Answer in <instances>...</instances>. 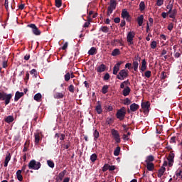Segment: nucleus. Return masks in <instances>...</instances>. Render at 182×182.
Returning a JSON list of instances; mask_svg holds the SVG:
<instances>
[{
	"label": "nucleus",
	"instance_id": "36",
	"mask_svg": "<svg viewBox=\"0 0 182 182\" xmlns=\"http://www.w3.org/2000/svg\"><path fill=\"white\" fill-rule=\"evenodd\" d=\"M42 99V95L41 93H37L34 95V100L39 102Z\"/></svg>",
	"mask_w": 182,
	"mask_h": 182
},
{
	"label": "nucleus",
	"instance_id": "17",
	"mask_svg": "<svg viewBox=\"0 0 182 182\" xmlns=\"http://www.w3.org/2000/svg\"><path fill=\"white\" fill-rule=\"evenodd\" d=\"M130 88L129 86H127L123 90H122V95L123 96H129L130 95Z\"/></svg>",
	"mask_w": 182,
	"mask_h": 182
},
{
	"label": "nucleus",
	"instance_id": "34",
	"mask_svg": "<svg viewBox=\"0 0 182 182\" xmlns=\"http://www.w3.org/2000/svg\"><path fill=\"white\" fill-rule=\"evenodd\" d=\"M173 6H174V0L172 1V4L171 1H169L168 4L166 6V9H169V11H173Z\"/></svg>",
	"mask_w": 182,
	"mask_h": 182
},
{
	"label": "nucleus",
	"instance_id": "3",
	"mask_svg": "<svg viewBox=\"0 0 182 182\" xmlns=\"http://www.w3.org/2000/svg\"><path fill=\"white\" fill-rule=\"evenodd\" d=\"M129 77V70L126 69L121 70L117 75V79L119 80H124L126 77Z\"/></svg>",
	"mask_w": 182,
	"mask_h": 182
},
{
	"label": "nucleus",
	"instance_id": "58",
	"mask_svg": "<svg viewBox=\"0 0 182 182\" xmlns=\"http://www.w3.org/2000/svg\"><path fill=\"white\" fill-rule=\"evenodd\" d=\"M68 42H65L64 43V45L63 46V47H62V50H66V49H68Z\"/></svg>",
	"mask_w": 182,
	"mask_h": 182
},
{
	"label": "nucleus",
	"instance_id": "60",
	"mask_svg": "<svg viewBox=\"0 0 182 182\" xmlns=\"http://www.w3.org/2000/svg\"><path fill=\"white\" fill-rule=\"evenodd\" d=\"M120 26L121 28L126 26V21L124 19L121 21Z\"/></svg>",
	"mask_w": 182,
	"mask_h": 182
},
{
	"label": "nucleus",
	"instance_id": "13",
	"mask_svg": "<svg viewBox=\"0 0 182 182\" xmlns=\"http://www.w3.org/2000/svg\"><path fill=\"white\" fill-rule=\"evenodd\" d=\"M23 95H24L23 92L17 91L15 94L14 102H18V100H19V99H21V97H22V96H23Z\"/></svg>",
	"mask_w": 182,
	"mask_h": 182
},
{
	"label": "nucleus",
	"instance_id": "49",
	"mask_svg": "<svg viewBox=\"0 0 182 182\" xmlns=\"http://www.w3.org/2000/svg\"><path fill=\"white\" fill-rule=\"evenodd\" d=\"M145 77H147L148 79L151 77V71L147 70L144 73Z\"/></svg>",
	"mask_w": 182,
	"mask_h": 182
},
{
	"label": "nucleus",
	"instance_id": "40",
	"mask_svg": "<svg viewBox=\"0 0 182 182\" xmlns=\"http://www.w3.org/2000/svg\"><path fill=\"white\" fill-rule=\"evenodd\" d=\"M64 79L65 82H69L70 80V73H67L64 75Z\"/></svg>",
	"mask_w": 182,
	"mask_h": 182
},
{
	"label": "nucleus",
	"instance_id": "23",
	"mask_svg": "<svg viewBox=\"0 0 182 182\" xmlns=\"http://www.w3.org/2000/svg\"><path fill=\"white\" fill-rule=\"evenodd\" d=\"M132 66V69H134V72H137L139 69V61L133 60Z\"/></svg>",
	"mask_w": 182,
	"mask_h": 182
},
{
	"label": "nucleus",
	"instance_id": "50",
	"mask_svg": "<svg viewBox=\"0 0 182 182\" xmlns=\"http://www.w3.org/2000/svg\"><path fill=\"white\" fill-rule=\"evenodd\" d=\"M2 68L6 69L8 68V60H4L2 63Z\"/></svg>",
	"mask_w": 182,
	"mask_h": 182
},
{
	"label": "nucleus",
	"instance_id": "64",
	"mask_svg": "<svg viewBox=\"0 0 182 182\" xmlns=\"http://www.w3.org/2000/svg\"><path fill=\"white\" fill-rule=\"evenodd\" d=\"M8 5H9L8 0H5L4 6H5L6 11H8V8H9V6Z\"/></svg>",
	"mask_w": 182,
	"mask_h": 182
},
{
	"label": "nucleus",
	"instance_id": "6",
	"mask_svg": "<svg viewBox=\"0 0 182 182\" xmlns=\"http://www.w3.org/2000/svg\"><path fill=\"white\" fill-rule=\"evenodd\" d=\"M135 35L136 33H134V31H130L128 33L127 36V42H128L129 45H133V39H134Z\"/></svg>",
	"mask_w": 182,
	"mask_h": 182
},
{
	"label": "nucleus",
	"instance_id": "45",
	"mask_svg": "<svg viewBox=\"0 0 182 182\" xmlns=\"http://www.w3.org/2000/svg\"><path fill=\"white\" fill-rule=\"evenodd\" d=\"M68 90L70 93H75V86L73 85H70L68 86Z\"/></svg>",
	"mask_w": 182,
	"mask_h": 182
},
{
	"label": "nucleus",
	"instance_id": "42",
	"mask_svg": "<svg viewBox=\"0 0 182 182\" xmlns=\"http://www.w3.org/2000/svg\"><path fill=\"white\" fill-rule=\"evenodd\" d=\"M120 154V146H117L114 151V156H119Z\"/></svg>",
	"mask_w": 182,
	"mask_h": 182
},
{
	"label": "nucleus",
	"instance_id": "57",
	"mask_svg": "<svg viewBox=\"0 0 182 182\" xmlns=\"http://www.w3.org/2000/svg\"><path fill=\"white\" fill-rule=\"evenodd\" d=\"M125 68L127 69H129V70H130V69H133V68L132 67V63H127L126 65H125Z\"/></svg>",
	"mask_w": 182,
	"mask_h": 182
},
{
	"label": "nucleus",
	"instance_id": "35",
	"mask_svg": "<svg viewBox=\"0 0 182 182\" xmlns=\"http://www.w3.org/2000/svg\"><path fill=\"white\" fill-rule=\"evenodd\" d=\"M88 55H96V48L92 47L90 50L88 51Z\"/></svg>",
	"mask_w": 182,
	"mask_h": 182
},
{
	"label": "nucleus",
	"instance_id": "26",
	"mask_svg": "<svg viewBox=\"0 0 182 182\" xmlns=\"http://www.w3.org/2000/svg\"><path fill=\"white\" fill-rule=\"evenodd\" d=\"M117 6V3L116 2V0H111L109 6L108 7L114 10L116 9Z\"/></svg>",
	"mask_w": 182,
	"mask_h": 182
},
{
	"label": "nucleus",
	"instance_id": "52",
	"mask_svg": "<svg viewBox=\"0 0 182 182\" xmlns=\"http://www.w3.org/2000/svg\"><path fill=\"white\" fill-rule=\"evenodd\" d=\"M130 103H132V101L129 98H126L125 100H124V105L129 106Z\"/></svg>",
	"mask_w": 182,
	"mask_h": 182
},
{
	"label": "nucleus",
	"instance_id": "39",
	"mask_svg": "<svg viewBox=\"0 0 182 182\" xmlns=\"http://www.w3.org/2000/svg\"><path fill=\"white\" fill-rule=\"evenodd\" d=\"M90 160L92 163H95V161H96V160H97V155L96 154H92L90 156Z\"/></svg>",
	"mask_w": 182,
	"mask_h": 182
},
{
	"label": "nucleus",
	"instance_id": "54",
	"mask_svg": "<svg viewBox=\"0 0 182 182\" xmlns=\"http://www.w3.org/2000/svg\"><path fill=\"white\" fill-rule=\"evenodd\" d=\"M109 164H106L104 165L103 168H102V171L105 172L107 171V170H109Z\"/></svg>",
	"mask_w": 182,
	"mask_h": 182
},
{
	"label": "nucleus",
	"instance_id": "15",
	"mask_svg": "<svg viewBox=\"0 0 182 182\" xmlns=\"http://www.w3.org/2000/svg\"><path fill=\"white\" fill-rule=\"evenodd\" d=\"M143 21H144V16L140 15L137 17L136 21L138 23L139 26H141L143 25Z\"/></svg>",
	"mask_w": 182,
	"mask_h": 182
},
{
	"label": "nucleus",
	"instance_id": "29",
	"mask_svg": "<svg viewBox=\"0 0 182 182\" xmlns=\"http://www.w3.org/2000/svg\"><path fill=\"white\" fill-rule=\"evenodd\" d=\"M174 153H173V151H171L169 154L167 158L168 161H174Z\"/></svg>",
	"mask_w": 182,
	"mask_h": 182
},
{
	"label": "nucleus",
	"instance_id": "28",
	"mask_svg": "<svg viewBox=\"0 0 182 182\" xmlns=\"http://www.w3.org/2000/svg\"><path fill=\"white\" fill-rule=\"evenodd\" d=\"M34 137H35V144H39V141H41V134H39V133H36L34 134Z\"/></svg>",
	"mask_w": 182,
	"mask_h": 182
},
{
	"label": "nucleus",
	"instance_id": "38",
	"mask_svg": "<svg viewBox=\"0 0 182 182\" xmlns=\"http://www.w3.org/2000/svg\"><path fill=\"white\" fill-rule=\"evenodd\" d=\"M109 90V86L108 85H104L102 88V93H103V95H106V93H107Z\"/></svg>",
	"mask_w": 182,
	"mask_h": 182
},
{
	"label": "nucleus",
	"instance_id": "25",
	"mask_svg": "<svg viewBox=\"0 0 182 182\" xmlns=\"http://www.w3.org/2000/svg\"><path fill=\"white\" fill-rule=\"evenodd\" d=\"M65 174H66V170L63 171L58 174V176H57V180L58 178V180L62 181V180H63V177H65Z\"/></svg>",
	"mask_w": 182,
	"mask_h": 182
},
{
	"label": "nucleus",
	"instance_id": "55",
	"mask_svg": "<svg viewBox=\"0 0 182 182\" xmlns=\"http://www.w3.org/2000/svg\"><path fill=\"white\" fill-rule=\"evenodd\" d=\"M24 80L26 83H28V80H29V72L28 71L26 73V77L24 78Z\"/></svg>",
	"mask_w": 182,
	"mask_h": 182
},
{
	"label": "nucleus",
	"instance_id": "18",
	"mask_svg": "<svg viewBox=\"0 0 182 182\" xmlns=\"http://www.w3.org/2000/svg\"><path fill=\"white\" fill-rule=\"evenodd\" d=\"M14 120V116H11V115L7 116L6 118H4V122H6V123H8L9 124L12 123Z\"/></svg>",
	"mask_w": 182,
	"mask_h": 182
},
{
	"label": "nucleus",
	"instance_id": "59",
	"mask_svg": "<svg viewBox=\"0 0 182 182\" xmlns=\"http://www.w3.org/2000/svg\"><path fill=\"white\" fill-rule=\"evenodd\" d=\"M69 147H70V142H68V144H63V148L64 149H69Z\"/></svg>",
	"mask_w": 182,
	"mask_h": 182
},
{
	"label": "nucleus",
	"instance_id": "9",
	"mask_svg": "<svg viewBox=\"0 0 182 182\" xmlns=\"http://www.w3.org/2000/svg\"><path fill=\"white\" fill-rule=\"evenodd\" d=\"M164 173H166V167L161 166L158 171L157 177L159 178H161V177H163V174H164Z\"/></svg>",
	"mask_w": 182,
	"mask_h": 182
},
{
	"label": "nucleus",
	"instance_id": "4",
	"mask_svg": "<svg viewBox=\"0 0 182 182\" xmlns=\"http://www.w3.org/2000/svg\"><path fill=\"white\" fill-rule=\"evenodd\" d=\"M27 28H30L31 29V32H33V35L36 36H39L42 32L39 28L36 26V24L31 23L27 25Z\"/></svg>",
	"mask_w": 182,
	"mask_h": 182
},
{
	"label": "nucleus",
	"instance_id": "1",
	"mask_svg": "<svg viewBox=\"0 0 182 182\" xmlns=\"http://www.w3.org/2000/svg\"><path fill=\"white\" fill-rule=\"evenodd\" d=\"M14 97L13 94H8L5 92H0V100L4 101V105L8 106L11 103V100Z\"/></svg>",
	"mask_w": 182,
	"mask_h": 182
},
{
	"label": "nucleus",
	"instance_id": "44",
	"mask_svg": "<svg viewBox=\"0 0 182 182\" xmlns=\"http://www.w3.org/2000/svg\"><path fill=\"white\" fill-rule=\"evenodd\" d=\"M87 22H85L83 25V28H89V25H90V21H92V18H90V17H88L87 18Z\"/></svg>",
	"mask_w": 182,
	"mask_h": 182
},
{
	"label": "nucleus",
	"instance_id": "32",
	"mask_svg": "<svg viewBox=\"0 0 182 182\" xmlns=\"http://www.w3.org/2000/svg\"><path fill=\"white\" fill-rule=\"evenodd\" d=\"M93 136H94L95 141H97V139H99V136H100L99 131H97V129H95L94 131Z\"/></svg>",
	"mask_w": 182,
	"mask_h": 182
},
{
	"label": "nucleus",
	"instance_id": "2",
	"mask_svg": "<svg viewBox=\"0 0 182 182\" xmlns=\"http://www.w3.org/2000/svg\"><path fill=\"white\" fill-rule=\"evenodd\" d=\"M42 164L39 161H36L35 159L30 161L28 163V168L30 170H39Z\"/></svg>",
	"mask_w": 182,
	"mask_h": 182
},
{
	"label": "nucleus",
	"instance_id": "41",
	"mask_svg": "<svg viewBox=\"0 0 182 182\" xmlns=\"http://www.w3.org/2000/svg\"><path fill=\"white\" fill-rule=\"evenodd\" d=\"M31 75H33V77H38V71L36 69H32L30 71Z\"/></svg>",
	"mask_w": 182,
	"mask_h": 182
},
{
	"label": "nucleus",
	"instance_id": "12",
	"mask_svg": "<svg viewBox=\"0 0 182 182\" xmlns=\"http://www.w3.org/2000/svg\"><path fill=\"white\" fill-rule=\"evenodd\" d=\"M177 16V9H174L171 10V15H169V18L173 19V22H176V16Z\"/></svg>",
	"mask_w": 182,
	"mask_h": 182
},
{
	"label": "nucleus",
	"instance_id": "8",
	"mask_svg": "<svg viewBox=\"0 0 182 182\" xmlns=\"http://www.w3.org/2000/svg\"><path fill=\"white\" fill-rule=\"evenodd\" d=\"M123 62L119 61L113 68V75H117L119 73V70H120V66L122 65Z\"/></svg>",
	"mask_w": 182,
	"mask_h": 182
},
{
	"label": "nucleus",
	"instance_id": "24",
	"mask_svg": "<svg viewBox=\"0 0 182 182\" xmlns=\"http://www.w3.org/2000/svg\"><path fill=\"white\" fill-rule=\"evenodd\" d=\"M111 133L114 137V139H116L117 137H119L120 136V134H119V132L114 129H112L111 130Z\"/></svg>",
	"mask_w": 182,
	"mask_h": 182
},
{
	"label": "nucleus",
	"instance_id": "37",
	"mask_svg": "<svg viewBox=\"0 0 182 182\" xmlns=\"http://www.w3.org/2000/svg\"><path fill=\"white\" fill-rule=\"evenodd\" d=\"M100 31H102V32H104V33H107V32H109V27L106 26H101Z\"/></svg>",
	"mask_w": 182,
	"mask_h": 182
},
{
	"label": "nucleus",
	"instance_id": "14",
	"mask_svg": "<svg viewBox=\"0 0 182 182\" xmlns=\"http://www.w3.org/2000/svg\"><path fill=\"white\" fill-rule=\"evenodd\" d=\"M54 99H63L65 97V92H55L53 95Z\"/></svg>",
	"mask_w": 182,
	"mask_h": 182
},
{
	"label": "nucleus",
	"instance_id": "21",
	"mask_svg": "<svg viewBox=\"0 0 182 182\" xmlns=\"http://www.w3.org/2000/svg\"><path fill=\"white\" fill-rule=\"evenodd\" d=\"M121 15L123 19H125V18H130V14L126 9L122 10Z\"/></svg>",
	"mask_w": 182,
	"mask_h": 182
},
{
	"label": "nucleus",
	"instance_id": "10",
	"mask_svg": "<svg viewBox=\"0 0 182 182\" xmlns=\"http://www.w3.org/2000/svg\"><path fill=\"white\" fill-rule=\"evenodd\" d=\"M95 111L97 112V114H102L103 113V109H102V105L100 102H97V105L95 107Z\"/></svg>",
	"mask_w": 182,
	"mask_h": 182
},
{
	"label": "nucleus",
	"instance_id": "30",
	"mask_svg": "<svg viewBox=\"0 0 182 182\" xmlns=\"http://www.w3.org/2000/svg\"><path fill=\"white\" fill-rule=\"evenodd\" d=\"M112 56H117L120 55V50L119 48H115L112 52Z\"/></svg>",
	"mask_w": 182,
	"mask_h": 182
},
{
	"label": "nucleus",
	"instance_id": "27",
	"mask_svg": "<svg viewBox=\"0 0 182 182\" xmlns=\"http://www.w3.org/2000/svg\"><path fill=\"white\" fill-rule=\"evenodd\" d=\"M11 161V154L6 155L4 161V167H8V163Z\"/></svg>",
	"mask_w": 182,
	"mask_h": 182
},
{
	"label": "nucleus",
	"instance_id": "62",
	"mask_svg": "<svg viewBox=\"0 0 182 182\" xmlns=\"http://www.w3.org/2000/svg\"><path fill=\"white\" fill-rule=\"evenodd\" d=\"M161 79H166V77H167V74H166L165 72H162L161 74Z\"/></svg>",
	"mask_w": 182,
	"mask_h": 182
},
{
	"label": "nucleus",
	"instance_id": "7",
	"mask_svg": "<svg viewBox=\"0 0 182 182\" xmlns=\"http://www.w3.org/2000/svg\"><path fill=\"white\" fill-rule=\"evenodd\" d=\"M141 107L144 110V113L147 114L149 112V108H150V102L147 101L146 102H142L141 103Z\"/></svg>",
	"mask_w": 182,
	"mask_h": 182
},
{
	"label": "nucleus",
	"instance_id": "53",
	"mask_svg": "<svg viewBox=\"0 0 182 182\" xmlns=\"http://www.w3.org/2000/svg\"><path fill=\"white\" fill-rule=\"evenodd\" d=\"M164 4V0H156L157 6H161Z\"/></svg>",
	"mask_w": 182,
	"mask_h": 182
},
{
	"label": "nucleus",
	"instance_id": "47",
	"mask_svg": "<svg viewBox=\"0 0 182 182\" xmlns=\"http://www.w3.org/2000/svg\"><path fill=\"white\" fill-rule=\"evenodd\" d=\"M151 49H156L157 48V41H154L151 43Z\"/></svg>",
	"mask_w": 182,
	"mask_h": 182
},
{
	"label": "nucleus",
	"instance_id": "20",
	"mask_svg": "<svg viewBox=\"0 0 182 182\" xmlns=\"http://www.w3.org/2000/svg\"><path fill=\"white\" fill-rule=\"evenodd\" d=\"M146 168L149 171H153L154 170V164L152 162L146 163Z\"/></svg>",
	"mask_w": 182,
	"mask_h": 182
},
{
	"label": "nucleus",
	"instance_id": "22",
	"mask_svg": "<svg viewBox=\"0 0 182 182\" xmlns=\"http://www.w3.org/2000/svg\"><path fill=\"white\" fill-rule=\"evenodd\" d=\"M146 60H142L141 61V68H140V70H141V72H144L146 69H147V65H146Z\"/></svg>",
	"mask_w": 182,
	"mask_h": 182
},
{
	"label": "nucleus",
	"instance_id": "11",
	"mask_svg": "<svg viewBox=\"0 0 182 182\" xmlns=\"http://www.w3.org/2000/svg\"><path fill=\"white\" fill-rule=\"evenodd\" d=\"M96 70L98 73H102L106 70V65L105 64H101L100 66H98L96 68Z\"/></svg>",
	"mask_w": 182,
	"mask_h": 182
},
{
	"label": "nucleus",
	"instance_id": "63",
	"mask_svg": "<svg viewBox=\"0 0 182 182\" xmlns=\"http://www.w3.org/2000/svg\"><path fill=\"white\" fill-rule=\"evenodd\" d=\"M114 22L115 23H119V22H120V18L116 17V18L114 19Z\"/></svg>",
	"mask_w": 182,
	"mask_h": 182
},
{
	"label": "nucleus",
	"instance_id": "46",
	"mask_svg": "<svg viewBox=\"0 0 182 182\" xmlns=\"http://www.w3.org/2000/svg\"><path fill=\"white\" fill-rule=\"evenodd\" d=\"M55 6L60 8L62 6V0H55Z\"/></svg>",
	"mask_w": 182,
	"mask_h": 182
},
{
	"label": "nucleus",
	"instance_id": "56",
	"mask_svg": "<svg viewBox=\"0 0 182 182\" xmlns=\"http://www.w3.org/2000/svg\"><path fill=\"white\" fill-rule=\"evenodd\" d=\"M104 80H109V79H110V75L109 74V73H107L104 77H103Z\"/></svg>",
	"mask_w": 182,
	"mask_h": 182
},
{
	"label": "nucleus",
	"instance_id": "51",
	"mask_svg": "<svg viewBox=\"0 0 182 182\" xmlns=\"http://www.w3.org/2000/svg\"><path fill=\"white\" fill-rule=\"evenodd\" d=\"M173 28H174V23H170L168 25L167 29H168V31H173Z\"/></svg>",
	"mask_w": 182,
	"mask_h": 182
},
{
	"label": "nucleus",
	"instance_id": "61",
	"mask_svg": "<svg viewBox=\"0 0 182 182\" xmlns=\"http://www.w3.org/2000/svg\"><path fill=\"white\" fill-rule=\"evenodd\" d=\"M174 56L176 59H178V58H180L181 56V53L176 52L175 53Z\"/></svg>",
	"mask_w": 182,
	"mask_h": 182
},
{
	"label": "nucleus",
	"instance_id": "19",
	"mask_svg": "<svg viewBox=\"0 0 182 182\" xmlns=\"http://www.w3.org/2000/svg\"><path fill=\"white\" fill-rule=\"evenodd\" d=\"M16 177L18 181H22L23 180V176H22V171L18 170L16 171Z\"/></svg>",
	"mask_w": 182,
	"mask_h": 182
},
{
	"label": "nucleus",
	"instance_id": "33",
	"mask_svg": "<svg viewBox=\"0 0 182 182\" xmlns=\"http://www.w3.org/2000/svg\"><path fill=\"white\" fill-rule=\"evenodd\" d=\"M144 9H146V4L144 3V1H141L139 4V10L141 11V12H143Z\"/></svg>",
	"mask_w": 182,
	"mask_h": 182
},
{
	"label": "nucleus",
	"instance_id": "16",
	"mask_svg": "<svg viewBox=\"0 0 182 182\" xmlns=\"http://www.w3.org/2000/svg\"><path fill=\"white\" fill-rule=\"evenodd\" d=\"M129 107H130L131 112H136V110H139V106L136 103H133L129 106Z\"/></svg>",
	"mask_w": 182,
	"mask_h": 182
},
{
	"label": "nucleus",
	"instance_id": "43",
	"mask_svg": "<svg viewBox=\"0 0 182 182\" xmlns=\"http://www.w3.org/2000/svg\"><path fill=\"white\" fill-rule=\"evenodd\" d=\"M47 164L51 168H53V167H55V163L53 162V161H50V160L47 161Z\"/></svg>",
	"mask_w": 182,
	"mask_h": 182
},
{
	"label": "nucleus",
	"instance_id": "48",
	"mask_svg": "<svg viewBox=\"0 0 182 182\" xmlns=\"http://www.w3.org/2000/svg\"><path fill=\"white\" fill-rule=\"evenodd\" d=\"M113 11H114V9H112V8H110V7H108V8H107V15L108 16H110V15H112V14H113Z\"/></svg>",
	"mask_w": 182,
	"mask_h": 182
},
{
	"label": "nucleus",
	"instance_id": "5",
	"mask_svg": "<svg viewBox=\"0 0 182 182\" xmlns=\"http://www.w3.org/2000/svg\"><path fill=\"white\" fill-rule=\"evenodd\" d=\"M126 116V111L124 109L121 108L117 112L116 117L117 119H119L120 120H124V117Z\"/></svg>",
	"mask_w": 182,
	"mask_h": 182
},
{
	"label": "nucleus",
	"instance_id": "31",
	"mask_svg": "<svg viewBox=\"0 0 182 182\" xmlns=\"http://www.w3.org/2000/svg\"><path fill=\"white\" fill-rule=\"evenodd\" d=\"M151 161H154V156H153L152 155H149V156H146L145 163H151Z\"/></svg>",
	"mask_w": 182,
	"mask_h": 182
}]
</instances>
